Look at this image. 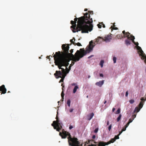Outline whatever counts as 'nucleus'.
<instances>
[{
  "label": "nucleus",
  "instance_id": "393cba45",
  "mask_svg": "<svg viewBox=\"0 0 146 146\" xmlns=\"http://www.w3.org/2000/svg\"><path fill=\"white\" fill-rule=\"evenodd\" d=\"M111 29V31H112L113 30H117L118 29V28L117 27H113V26H111L110 27Z\"/></svg>",
  "mask_w": 146,
  "mask_h": 146
},
{
  "label": "nucleus",
  "instance_id": "680f3d73",
  "mask_svg": "<svg viewBox=\"0 0 146 146\" xmlns=\"http://www.w3.org/2000/svg\"><path fill=\"white\" fill-rule=\"evenodd\" d=\"M94 144H93L91 143V144L90 145V146H94Z\"/></svg>",
  "mask_w": 146,
  "mask_h": 146
},
{
  "label": "nucleus",
  "instance_id": "39448f33",
  "mask_svg": "<svg viewBox=\"0 0 146 146\" xmlns=\"http://www.w3.org/2000/svg\"><path fill=\"white\" fill-rule=\"evenodd\" d=\"M56 120L54 121L53 123L51 124V125L53 127L54 129H56L57 131L59 132L60 130L62 129V123L59 120L57 114L56 115Z\"/></svg>",
  "mask_w": 146,
  "mask_h": 146
},
{
  "label": "nucleus",
  "instance_id": "c03bdc74",
  "mask_svg": "<svg viewBox=\"0 0 146 146\" xmlns=\"http://www.w3.org/2000/svg\"><path fill=\"white\" fill-rule=\"evenodd\" d=\"M88 13H90L91 14H93V12L92 11H89Z\"/></svg>",
  "mask_w": 146,
  "mask_h": 146
},
{
  "label": "nucleus",
  "instance_id": "4c0bfd02",
  "mask_svg": "<svg viewBox=\"0 0 146 146\" xmlns=\"http://www.w3.org/2000/svg\"><path fill=\"white\" fill-rule=\"evenodd\" d=\"M100 24H101L102 25V26L103 27V28H105V26L104 25V24L103 23H100Z\"/></svg>",
  "mask_w": 146,
  "mask_h": 146
},
{
  "label": "nucleus",
  "instance_id": "e2e57ef3",
  "mask_svg": "<svg viewBox=\"0 0 146 146\" xmlns=\"http://www.w3.org/2000/svg\"><path fill=\"white\" fill-rule=\"evenodd\" d=\"M88 11V9H84V11Z\"/></svg>",
  "mask_w": 146,
  "mask_h": 146
},
{
  "label": "nucleus",
  "instance_id": "8fccbe9b",
  "mask_svg": "<svg viewBox=\"0 0 146 146\" xmlns=\"http://www.w3.org/2000/svg\"><path fill=\"white\" fill-rule=\"evenodd\" d=\"M70 53L72 54V53L73 52V49H71L70 51Z\"/></svg>",
  "mask_w": 146,
  "mask_h": 146
},
{
  "label": "nucleus",
  "instance_id": "09e8293b",
  "mask_svg": "<svg viewBox=\"0 0 146 146\" xmlns=\"http://www.w3.org/2000/svg\"><path fill=\"white\" fill-rule=\"evenodd\" d=\"M73 61L72 62V63L71 64H72V65H73L74 64V62H75L74 61L72 60Z\"/></svg>",
  "mask_w": 146,
  "mask_h": 146
},
{
  "label": "nucleus",
  "instance_id": "052dcab7",
  "mask_svg": "<svg viewBox=\"0 0 146 146\" xmlns=\"http://www.w3.org/2000/svg\"><path fill=\"white\" fill-rule=\"evenodd\" d=\"M115 23H113V25L112 26H113V27H115Z\"/></svg>",
  "mask_w": 146,
  "mask_h": 146
},
{
  "label": "nucleus",
  "instance_id": "864d4df0",
  "mask_svg": "<svg viewBox=\"0 0 146 146\" xmlns=\"http://www.w3.org/2000/svg\"><path fill=\"white\" fill-rule=\"evenodd\" d=\"M95 137H96V136L94 135H93L92 137V138L93 139H94L95 138Z\"/></svg>",
  "mask_w": 146,
  "mask_h": 146
},
{
  "label": "nucleus",
  "instance_id": "de8ad7c7",
  "mask_svg": "<svg viewBox=\"0 0 146 146\" xmlns=\"http://www.w3.org/2000/svg\"><path fill=\"white\" fill-rule=\"evenodd\" d=\"M72 128H73V127L72 125H71L69 127V129H71Z\"/></svg>",
  "mask_w": 146,
  "mask_h": 146
},
{
  "label": "nucleus",
  "instance_id": "f3484780",
  "mask_svg": "<svg viewBox=\"0 0 146 146\" xmlns=\"http://www.w3.org/2000/svg\"><path fill=\"white\" fill-rule=\"evenodd\" d=\"M66 76V75H59V78H60L61 79L60 80L59 82H63L64 81V78H65V76Z\"/></svg>",
  "mask_w": 146,
  "mask_h": 146
},
{
  "label": "nucleus",
  "instance_id": "9b49d317",
  "mask_svg": "<svg viewBox=\"0 0 146 146\" xmlns=\"http://www.w3.org/2000/svg\"><path fill=\"white\" fill-rule=\"evenodd\" d=\"M104 80H102V81H100L97 82L96 83V85L100 87H101L103 84Z\"/></svg>",
  "mask_w": 146,
  "mask_h": 146
},
{
  "label": "nucleus",
  "instance_id": "cd10ccee",
  "mask_svg": "<svg viewBox=\"0 0 146 146\" xmlns=\"http://www.w3.org/2000/svg\"><path fill=\"white\" fill-rule=\"evenodd\" d=\"M137 49L138 50H139V52L140 55V52L141 50H142L141 47L139 46H137Z\"/></svg>",
  "mask_w": 146,
  "mask_h": 146
},
{
  "label": "nucleus",
  "instance_id": "bf43d9fd",
  "mask_svg": "<svg viewBox=\"0 0 146 146\" xmlns=\"http://www.w3.org/2000/svg\"><path fill=\"white\" fill-rule=\"evenodd\" d=\"M107 125H109V121H107Z\"/></svg>",
  "mask_w": 146,
  "mask_h": 146
},
{
  "label": "nucleus",
  "instance_id": "9d476101",
  "mask_svg": "<svg viewBox=\"0 0 146 146\" xmlns=\"http://www.w3.org/2000/svg\"><path fill=\"white\" fill-rule=\"evenodd\" d=\"M7 89L4 85H2L0 87V92H1L2 93L5 94L6 93Z\"/></svg>",
  "mask_w": 146,
  "mask_h": 146
},
{
  "label": "nucleus",
  "instance_id": "c85d7f7f",
  "mask_svg": "<svg viewBox=\"0 0 146 146\" xmlns=\"http://www.w3.org/2000/svg\"><path fill=\"white\" fill-rule=\"evenodd\" d=\"M94 141V140H93V139L88 140V142H87V144H90L92 142V141Z\"/></svg>",
  "mask_w": 146,
  "mask_h": 146
},
{
  "label": "nucleus",
  "instance_id": "6e6d98bb",
  "mask_svg": "<svg viewBox=\"0 0 146 146\" xmlns=\"http://www.w3.org/2000/svg\"><path fill=\"white\" fill-rule=\"evenodd\" d=\"M115 110V108H113L112 109V111L113 112Z\"/></svg>",
  "mask_w": 146,
  "mask_h": 146
},
{
  "label": "nucleus",
  "instance_id": "f8f14e48",
  "mask_svg": "<svg viewBox=\"0 0 146 146\" xmlns=\"http://www.w3.org/2000/svg\"><path fill=\"white\" fill-rule=\"evenodd\" d=\"M140 55L141 56V58H143V59H145V62H146V56L142 50H141Z\"/></svg>",
  "mask_w": 146,
  "mask_h": 146
},
{
  "label": "nucleus",
  "instance_id": "c756f323",
  "mask_svg": "<svg viewBox=\"0 0 146 146\" xmlns=\"http://www.w3.org/2000/svg\"><path fill=\"white\" fill-rule=\"evenodd\" d=\"M64 96V93L63 91L62 90V92L61 94V97L62 98V100H63Z\"/></svg>",
  "mask_w": 146,
  "mask_h": 146
},
{
  "label": "nucleus",
  "instance_id": "6ab92c4d",
  "mask_svg": "<svg viewBox=\"0 0 146 146\" xmlns=\"http://www.w3.org/2000/svg\"><path fill=\"white\" fill-rule=\"evenodd\" d=\"M124 38V36H123L122 35V34H118L116 36V38H117L118 39H121L122 38Z\"/></svg>",
  "mask_w": 146,
  "mask_h": 146
},
{
  "label": "nucleus",
  "instance_id": "2eb2a0df",
  "mask_svg": "<svg viewBox=\"0 0 146 146\" xmlns=\"http://www.w3.org/2000/svg\"><path fill=\"white\" fill-rule=\"evenodd\" d=\"M129 37H130V38L128 39L127 38V39H126L125 41V43L127 45H129L130 44V40H131V39L132 38L130 36H129Z\"/></svg>",
  "mask_w": 146,
  "mask_h": 146
},
{
  "label": "nucleus",
  "instance_id": "5701e85b",
  "mask_svg": "<svg viewBox=\"0 0 146 146\" xmlns=\"http://www.w3.org/2000/svg\"><path fill=\"white\" fill-rule=\"evenodd\" d=\"M126 127H125L123 128L121 130V131L119 132V135H120L123 131H125L126 129Z\"/></svg>",
  "mask_w": 146,
  "mask_h": 146
},
{
  "label": "nucleus",
  "instance_id": "ddd939ff",
  "mask_svg": "<svg viewBox=\"0 0 146 146\" xmlns=\"http://www.w3.org/2000/svg\"><path fill=\"white\" fill-rule=\"evenodd\" d=\"M103 38L100 37V36L98 37V38L95 39V42H96L97 43H100L101 42V41H103V40L102 39Z\"/></svg>",
  "mask_w": 146,
  "mask_h": 146
},
{
  "label": "nucleus",
  "instance_id": "3c124183",
  "mask_svg": "<svg viewBox=\"0 0 146 146\" xmlns=\"http://www.w3.org/2000/svg\"><path fill=\"white\" fill-rule=\"evenodd\" d=\"M100 77H103V76H104L103 74H100Z\"/></svg>",
  "mask_w": 146,
  "mask_h": 146
},
{
  "label": "nucleus",
  "instance_id": "79ce46f5",
  "mask_svg": "<svg viewBox=\"0 0 146 146\" xmlns=\"http://www.w3.org/2000/svg\"><path fill=\"white\" fill-rule=\"evenodd\" d=\"M78 19V18H75L74 19V21L75 22V23H76V21H77Z\"/></svg>",
  "mask_w": 146,
  "mask_h": 146
},
{
  "label": "nucleus",
  "instance_id": "0eeeda50",
  "mask_svg": "<svg viewBox=\"0 0 146 146\" xmlns=\"http://www.w3.org/2000/svg\"><path fill=\"white\" fill-rule=\"evenodd\" d=\"M111 35L112 34H109L108 35H106L104 38H102L103 41H105L106 42H108L110 41L112 37Z\"/></svg>",
  "mask_w": 146,
  "mask_h": 146
},
{
  "label": "nucleus",
  "instance_id": "2f4dec72",
  "mask_svg": "<svg viewBox=\"0 0 146 146\" xmlns=\"http://www.w3.org/2000/svg\"><path fill=\"white\" fill-rule=\"evenodd\" d=\"M119 135V134H118V135H115V137H114V139H115V140L117 139H119V135Z\"/></svg>",
  "mask_w": 146,
  "mask_h": 146
},
{
  "label": "nucleus",
  "instance_id": "774afa93",
  "mask_svg": "<svg viewBox=\"0 0 146 146\" xmlns=\"http://www.w3.org/2000/svg\"><path fill=\"white\" fill-rule=\"evenodd\" d=\"M94 146H97V145L94 144Z\"/></svg>",
  "mask_w": 146,
  "mask_h": 146
},
{
  "label": "nucleus",
  "instance_id": "423d86ee",
  "mask_svg": "<svg viewBox=\"0 0 146 146\" xmlns=\"http://www.w3.org/2000/svg\"><path fill=\"white\" fill-rule=\"evenodd\" d=\"M62 72L60 71H56L55 73L54 74V75L55 76V78L56 79H58L59 78V75H66L67 73L69 72V70L67 71V70L66 71L65 70L62 68Z\"/></svg>",
  "mask_w": 146,
  "mask_h": 146
},
{
  "label": "nucleus",
  "instance_id": "4d7b16f0",
  "mask_svg": "<svg viewBox=\"0 0 146 146\" xmlns=\"http://www.w3.org/2000/svg\"><path fill=\"white\" fill-rule=\"evenodd\" d=\"M93 56V55L90 56L88 57V58H91Z\"/></svg>",
  "mask_w": 146,
  "mask_h": 146
},
{
  "label": "nucleus",
  "instance_id": "72a5a7b5",
  "mask_svg": "<svg viewBox=\"0 0 146 146\" xmlns=\"http://www.w3.org/2000/svg\"><path fill=\"white\" fill-rule=\"evenodd\" d=\"M116 58L115 57H113V62L114 63H115L116 62Z\"/></svg>",
  "mask_w": 146,
  "mask_h": 146
},
{
  "label": "nucleus",
  "instance_id": "f03ea898",
  "mask_svg": "<svg viewBox=\"0 0 146 146\" xmlns=\"http://www.w3.org/2000/svg\"><path fill=\"white\" fill-rule=\"evenodd\" d=\"M92 22V19L90 18V15L86 13L84 16L78 18L77 27L75 22L71 21L70 23L72 25L70 28L73 29L72 31L73 33L81 31L82 33H88V31H91L92 30L93 26L91 24Z\"/></svg>",
  "mask_w": 146,
  "mask_h": 146
},
{
  "label": "nucleus",
  "instance_id": "a211bd4d",
  "mask_svg": "<svg viewBox=\"0 0 146 146\" xmlns=\"http://www.w3.org/2000/svg\"><path fill=\"white\" fill-rule=\"evenodd\" d=\"M131 37L132 38L131 39L133 42L136 46H138L139 44L138 43V42H135L134 41V40L135 38V37L133 36H131Z\"/></svg>",
  "mask_w": 146,
  "mask_h": 146
},
{
  "label": "nucleus",
  "instance_id": "7c9ffc66",
  "mask_svg": "<svg viewBox=\"0 0 146 146\" xmlns=\"http://www.w3.org/2000/svg\"><path fill=\"white\" fill-rule=\"evenodd\" d=\"M120 110L121 109L120 108H119L117 111H116V112L115 113L116 114H119L120 113Z\"/></svg>",
  "mask_w": 146,
  "mask_h": 146
},
{
  "label": "nucleus",
  "instance_id": "58836bf2",
  "mask_svg": "<svg viewBox=\"0 0 146 146\" xmlns=\"http://www.w3.org/2000/svg\"><path fill=\"white\" fill-rule=\"evenodd\" d=\"M133 119H131V118H130V119H129V121L128 122H129V123H131V122L133 120Z\"/></svg>",
  "mask_w": 146,
  "mask_h": 146
},
{
  "label": "nucleus",
  "instance_id": "37998d69",
  "mask_svg": "<svg viewBox=\"0 0 146 146\" xmlns=\"http://www.w3.org/2000/svg\"><path fill=\"white\" fill-rule=\"evenodd\" d=\"M73 109H72V108H71V109H70L69 110V111L70 112H73Z\"/></svg>",
  "mask_w": 146,
  "mask_h": 146
},
{
  "label": "nucleus",
  "instance_id": "b1692460",
  "mask_svg": "<svg viewBox=\"0 0 146 146\" xmlns=\"http://www.w3.org/2000/svg\"><path fill=\"white\" fill-rule=\"evenodd\" d=\"M121 114H119V116H118V117L117 118V122H118L120 121V120L121 118Z\"/></svg>",
  "mask_w": 146,
  "mask_h": 146
},
{
  "label": "nucleus",
  "instance_id": "aec40b11",
  "mask_svg": "<svg viewBox=\"0 0 146 146\" xmlns=\"http://www.w3.org/2000/svg\"><path fill=\"white\" fill-rule=\"evenodd\" d=\"M115 140L114 139V138H112L108 142H107V145H109L111 143H113L115 141Z\"/></svg>",
  "mask_w": 146,
  "mask_h": 146
},
{
  "label": "nucleus",
  "instance_id": "7ed1b4c3",
  "mask_svg": "<svg viewBox=\"0 0 146 146\" xmlns=\"http://www.w3.org/2000/svg\"><path fill=\"white\" fill-rule=\"evenodd\" d=\"M59 135H60L62 139L66 138L68 136L67 138L68 139L69 145L70 146H82V144H81V146H79L80 143L78 141L77 138L76 137L72 138L69 133L67 132L63 129L62 133L60 132Z\"/></svg>",
  "mask_w": 146,
  "mask_h": 146
},
{
  "label": "nucleus",
  "instance_id": "5fc2aeb1",
  "mask_svg": "<svg viewBox=\"0 0 146 146\" xmlns=\"http://www.w3.org/2000/svg\"><path fill=\"white\" fill-rule=\"evenodd\" d=\"M76 84V83H73L72 84V86H75Z\"/></svg>",
  "mask_w": 146,
  "mask_h": 146
},
{
  "label": "nucleus",
  "instance_id": "69168bd1",
  "mask_svg": "<svg viewBox=\"0 0 146 146\" xmlns=\"http://www.w3.org/2000/svg\"><path fill=\"white\" fill-rule=\"evenodd\" d=\"M49 56H47L46 58L48 59H49Z\"/></svg>",
  "mask_w": 146,
  "mask_h": 146
},
{
  "label": "nucleus",
  "instance_id": "4be33fe9",
  "mask_svg": "<svg viewBox=\"0 0 146 146\" xmlns=\"http://www.w3.org/2000/svg\"><path fill=\"white\" fill-rule=\"evenodd\" d=\"M75 38L73 37L72 39L70 40V41L72 43V44H73L74 45H75V42H74V41H75Z\"/></svg>",
  "mask_w": 146,
  "mask_h": 146
},
{
  "label": "nucleus",
  "instance_id": "4468645a",
  "mask_svg": "<svg viewBox=\"0 0 146 146\" xmlns=\"http://www.w3.org/2000/svg\"><path fill=\"white\" fill-rule=\"evenodd\" d=\"M107 142H104V141H100L99 142L98 145V146H105L107 145Z\"/></svg>",
  "mask_w": 146,
  "mask_h": 146
},
{
  "label": "nucleus",
  "instance_id": "a18cd8bd",
  "mask_svg": "<svg viewBox=\"0 0 146 146\" xmlns=\"http://www.w3.org/2000/svg\"><path fill=\"white\" fill-rule=\"evenodd\" d=\"M71 66H70L69 67V70H68V68L67 67H66V70H67V71H68V70H70V68H71Z\"/></svg>",
  "mask_w": 146,
  "mask_h": 146
},
{
  "label": "nucleus",
  "instance_id": "6e6552de",
  "mask_svg": "<svg viewBox=\"0 0 146 146\" xmlns=\"http://www.w3.org/2000/svg\"><path fill=\"white\" fill-rule=\"evenodd\" d=\"M143 102H140L139 104L138 105V106L135 107L134 111V112L136 111L137 112L139 111L140 109L143 106Z\"/></svg>",
  "mask_w": 146,
  "mask_h": 146
},
{
  "label": "nucleus",
  "instance_id": "20e7f679",
  "mask_svg": "<svg viewBox=\"0 0 146 146\" xmlns=\"http://www.w3.org/2000/svg\"><path fill=\"white\" fill-rule=\"evenodd\" d=\"M55 65L58 66L59 69H62V66H68L69 65V60H67L59 57L56 56V55L53 56Z\"/></svg>",
  "mask_w": 146,
  "mask_h": 146
},
{
  "label": "nucleus",
  "instance_id": "338daca9",
  "mask_svg": "<svg viewBox=\"0 0 146 146\" xmlns=\"http://www.w3.org/2000/svg\"><path fill=\"white\" fill-rule=\"evenodd\" d=\"M90 76H88V78H90Z\"/></svg>",
  "mask_w": 146,
  "mask_h": 146
},
{
  "label": "nucleus",
  "instance_id": "1a4fd4ad",
  "mask_svg": "<svg viewBox=\"0 0 146 146\" xmlns=\"http://www.w3.org/2000/svg\"><path fill=\"white\" fill-rule=\"evenodd\" d=\"M123 34L122 35L123 36H124V38L125 37H127L128 39H129L130 38V37H129V36H130L131 37V36H133L132 35H131L130 34V33L129 32H125L124 30L122 32Z\"/></svg>",
  "mask_w": 146,
  "mask_h": 146
},
{
  "label": "nucleus",
  "instance_id": "dca6fc26",
  "mask_svg": "<svg viewBox=\"0 0 146 146\" xmlns=\"http://www.w3.org/2000/svg\"><path fill=\"white\" fill-rule=\"evenodd\" d=\"M94 115V114L93 113H92L87 115V119L88 120H90L93 117Z\"/></svg>",
  "mask_w": 146,
  "mask_h": 146
},
{
  "label": "nucleus",
  "instance_id": "412c9836",
  "mask_svg": "<svg viewBox=\"0 0 146 146\" xmlns=\"http://www.w3.org/2000/svg\"><path fill=\"white\" fill-rule=\"evenodd\" d=\"M79 87L78 86H76L73 90V93H75L76 92L77 90L78 89Z\"/></svg>",
  "mask_w": 146,
  "mask_h": 146
},
{
  "label": "nucleus",
  "instance_id": "473e14b6",
  "mask_svg": "<svg viewBox=\"0 0 146 146\" xmlns=\"http://www.w3.org/2000/svg\"><path fill=\"white\" fill-rule=\"evenodd\" d=\"M74 45L75 46L76 45H77V46H82V45L80 42H78L77 43H75V44Z\"/></svg>",
  "mask_w": 146,
  "mask_h": 146
},
{
  "label": "nucleus",
  "instance_id": "13d9d810",
  "mask_svg": "<svg viewBox=\"0 0 146 146\" xmlns=\"http://www.w3.org/2000/svg\"><path fill=\"white\" fill-rule=\"evenodd\" d=\"M106 102H107V101L106 100H105L104 102V104H105L106 103Z\"/></svg>",
  "mask_w": 146,
  "mask_h": 146
},
{
  "label": "nucleus",
  "instance_id": "603ef678",
  "mask_svg": "<svg viewBox=\"0 0 146 146\" xmlns=\"http://www.w3.org/2000/svg\"><path fill=\"white\" fill-rule=\"evenodd\" d=\"M61 86H62V90H63V88L64 87V85H63V84H61Z\"/></svg>",
  "mask_w": 146,
  "mask_h": 146
},
{
  "label": "nucleus",
  "instance_id": "49530a36",
  "mask_svg": "<svg viewBox=\"0 0 146 146\" xmlns=\"http://www.w3.org/2000/svg\"><path fill=\"white\" fill-rule=\"evenodd\" d=\"M128 91H127L126 92V93H125V96H126V97H127V96H128Z\"/></svg>",
  "mask_w": 146,
  "mask_h": 146
},
{
  "label": "nucleus",
  "instance_id": "a19ab883",
  "mask_svg": "<svg viewBox=\"0 0 146 146\" xmlns=\"http://www.w3.org/2000/svg\"><path fill=\"white\" fill-rule=\"evenodd\" d=\"M129 123L128 122L127 124L125 125V127H128V125H129Z\"/></svg>",
  "mask_w": 146,
  "mask_h": 146
},
{
  "label": "nucleus",
  "instance_id": "c9c22d12",
  "mask_svg": "<svg viewBox=\"0 0 146 146\" xmlns=\"http://www.w3.org/2000/svg\"><path fill=\"white\" fill-rule=\"evenodd\" d=\"M98 128H96L94 130V133H97L98 131Z\"/></svg>",
  "mask_w": 146,
  "mask_h": 146
},
{
  "label": "nucleus",
  "instance_id": "f704fd0d",
  "mask_svg": "<svg viewBox=\"0 0 146 146\" xmlns=\"http://www.w3.org/2000/svg\"><path fill=\"white\" fill-rule=\"evenodd\" d=\"M129 102L130 104H132L134 102V101L133 100H129Z\"/></svg>",
  "mask_w": 146,
  "mask_h": 146
},
{
  "label": "nucleus",
  "instance_id": "0e129e2a",
  "mask_svg": "<svg viewBox=\"0 0 146 146\" xmlns=\"http://www.w3.org/2000/svg\"><path fill=\"white\" fill-rule=\"evenodd\" d=\"M86 144H87V142H85V143L84 144V146H85L86 145Z\"/></svg>",
  "mask_w": 146,
  "mask_h": 146
},
{
  "label": "nucleus",
  "instance_id": "f257e3e1",
  "mask_svg": "<svg viewBox=\"0 0 146 146\" xmlns=\"http://www.w3.org/2000/svg\"><path fill=\"white\" fill-rule=\"evenodd\" d=\"M93 43L92 40H91L89 42L88 46L86 48V50L84 48H80V50L77 51L74 55L68 52L70 45L69 44H63L61 47L63 51L61 53L60 51L56 52L54 55H56L57 56L67 60H70L76 62L79 61L84 56L89 53L92 50L94 46L92 44Z\"/></svg>",
  "mask_w": 146,
  "mask_h": 146
},
{
  "label": "nucleus",
  "instance_id": "bb28decb",
  "mask_svg": "<svg viewBox=\"0 0 146 146\" xmlns=\"http://www.w3.org/2000/svg\"><path fill=\"white\" fill-rule=\"evenodd\" d=\"M104 62V61L103 60H102L100 62V65L102 68L103 67V64Z\"/></svg>",
  "mask_w": 146,
  "mask_h": 146
},
{
  "label": "nucleus",
  "instance_id": "e433bc0d",
  "mask_svg": "<svg viewBox=\"0 0 146 146\" xmlns=\"http://www.w3.org/2000/svg\"><path fill=\"white\" fill-rule=\"evenodd\" d=\"M111 127H112V125L111 124L110 125V126H109V127L108 128V129L109 131H110V130L111 129Z\"/></svg>",
  "mask_w": 146,
  "mask_h": 146
},
{
  "label": "nucleus",
  "instance_id": "a878e982",
  "mask_svg": "<svg viewBox=\"0 0 146 146\" xmlns=\"http://www.w3.org/2000/svg\"><path fill=\"white\" fill-rule=\"evenodd\" d=\"M70 99H68L67 100V105H68V106L69 107L70 106Z\"/></svg>",
  "mask_w": 146,
  "mask_h": 146
},
{
  "label": "nucleus",
  "instance_id": "ea45409f",
  "mask_svg": "<svg viewBox=\"0 0 146 146\" xmlns=\"http://www.w3.org/2000/svg\"><path fill=\"white\" fill-rule=\"evenodd\" d=\"M98 27L99 28H101L102 26V25L101 24H98Z\"/></svg>",
  "mask_w": 146,
  "mask_h": 146
}]
</instances>
